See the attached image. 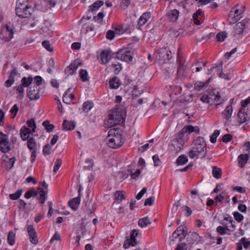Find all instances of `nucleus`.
Segmentation results:
<instances>
[{
  "mask_svg": "<svg viewBox=\"0 0 250 250\" xmlns=\"http://www.w3.org/2000/svg\"><path fill=\"white\" fill-rule=\"evenodd\" d=\"M240 14L239 10L237 8L234 7L230 11L229 17V18H232L233 19V22H235L236 21L239 20L242 18V16H241Z\"/></svg>",
  "mask_w": 250,
  "mask_h": 250,
  "instance_id": "obj_21",
  "label": "nucleus"
},
{
  "mask_svg": "<svg viewBox=\"0 0 250 250\" xmlns=\"http://www.w3.org/2000/svg\"><path fill=\"white\" fill-rule=\"evenodd\" d=\"M154 165L155 167H157L160 165L161 162L159 158L158 155H155L152 157Z\"/></svg>",
  "mask_w": 250,
  "mask_h": 250,
  "instance_id": "obj_60",
  "label": "nucleus"
},
{
  "mask_svg": "<svg viewBox=\"0 0 250 250\" xmlns=\"http://www.w3.org/2000/svg\"><path fill=\"white\" fill-rule=\"evenodd\" d=\"M179 15V12L176 9L170 10L167 13L168 18L172 21H175L178 19Z\"/></svg>",
  "mask_w": 250,
  "mask_h": 250,
  "instance_id": "obj_28",
  "label": "nucleus"
},
{
  "mask_svg": "<svg viewBox=\"0 0 250 250\" xmlns=\"http://www.w3.org/2000/svg\"><path fill=\"white\" fill-rule=\"evenodd\" d=\"M0 149L4 154L11 153L15 150L14 148H10L7 135L1 132H0Z\"/></svg>",
  "mask_w": 250,
  "mask_h": 250,
  "instance_id": "obj_8",
  "label": "nucleus"
},
{
  "mask_svg": "<svg viewBox=\"0 0 250 250\" xmlns=\"http://www.w3.org/2000/svg\"><path fill=\"white\" fill-rule=\"evenodd\" d=\"M38 189L40 194L39 199L40 200L41 203L42 204H43L46 199L45 191L41 188H39Z\"/></svg>",
  "mask_w": 250,
  "mask_h": 250,
  "instance_id": "obj_51",
  "label": "nucleus"
},
{
  "mask_svg": "<svg viewBox=\"0 0 250 250\" xmlns=\"http://www.w3.org/2000/svg\"><path fill=\"white\" fill-rule=\"evenodd\" d=\"M42 45L44 47L47 51L49 52H52L53 48L51 46V45L48 41H44L42 42Z\"/></svg>",
  "mask_w": 250,
  "mask_h": 250,
  "instance_id": "obj_53",
  "label": "nucleus"
},
{
  "mask_svg": "<svg viewBox=\"0 0 250 250\" xmlns=\"http://www.w3.org/2000/svg\"><path fill=\"white\" fill-rule=\"evenodd\" d=\"M115 37V33L113 31L109 30L106 32V37L108 40H112Z\"/></svg>",
  "mask_w": 250,
  "mask_h": 250,
  "instance_id": "obj_63",
  "label": "nucleus"
},
{
  "mask_svg": "<svg viewBox=\"0 0 250 250\" xmlns=\"http://www.w3.org/2000/svg\"><path fill=\"white\" fill-rule=\"evenodd\" d=\"M155 200V198L154 197H150L146 199L144 205L145 206H152L153 204L154 201Z\"/></svg>",
  "mask_w": 250,
  "mask_h": 250,
  "instance_id": "obj_61",
  "label": "nucleus"
},
{
  "mask_svg": "<svg viewBox=\"0 0 250 250\" xmlns=\"http://www.w3.org/2000/svg\"><path fill=\"white\" fill-rule=\"evenodd\" d=\"M42 125L48 132H52L54 128V125L53 124H50L48 121H44Z\"/></svg>",
  "mask_w": 250,
  "mask_h": 250,
  "instance_id": "obj_44",
  "label": "nucleus"
},
{
  "mask_svg": "<svg viewBox=\"0 0 250 250\" xmlns=\"http://www.w3.org/2000/svg\"><path fill=\"white\" fill-rule=\"evenodd\" d=\"M150 18V13L149 12H146L143 14L140 17L138 24L140 26L144 25Z\"/></svg>",
  "mask_w": 250,
  "mask_h": 250,
  "instance_id": "obj_32",
  "label": "nucleus"
},
{
  "mask_svg": "<svg viewBox=\"0 0 250 250\" xmlns=\"http://www.w3.org/2000/svg\"><path fill=\"white\" fill-rule=\"evenodd\" d=\"M210 79H211V78H209L206 81V83L202 82H200V81L197 82L196 83H195L194 84V88L198 91H200V90H202L203 88L206 87L208 85Z\"/></svg>",
  "mask_w": 250,
  "mask_h": 250,
  "instance_id": "obj_30",
  "label": "nucleus"
},
{
  "mask_svg": "<svg viewBox=\"0 0 250 250\" xmlns=\"http://www.w3.org/2000/svg\"><path fill=\"white\" fill-rule=\"evenodd\" d=\"M16 234L14 232L11 231L8 233L7 236V241L11 246L14 245L15 243Z\"/></svg>",
  "mask_w": 250,
  "mask_h": 250,
  "instance_id": "obj_38",
  "label": "nucleus"
},
{
  "mask_svg": "<svg viewBox=\"0 0 250 250\" xmlns=\"http://www.w3.org/2000/svg\"><path fill=\"white\" fill-rule=\"evenodd\" d=\"M80 65H81V62L80 60H76L67 67L66 72L68 74L72 75Z\"/></svg>",
  "mask_w": 250,
  "mask_h": 250,
  "instance_id": "obj_19",
  "label": "nucleus"
},
{
  "mask_svg": "<svg viewBox=\"0 0 250 250\" xmlns=\"http://www.w3.org/2000/svg\"><path fill=\"white\" fill-rule=\"evenodd\" d=\"M13 37V29L8 25H2L0 29V38L8 41Z\"/></svg>",
  "mask_w": 250,
  "mask_h": 250,
  "instance_id": "obj_11",
  "label": "nucleus"
},
{
  "mask_svg": "<svg viewBox=\"0 0 250 250\" xmlns=\"http://www.w3.org/2000/svg\"><path fill=\"white\" fill-rule=\"evenodd\" d=\"M80 202V197L78 196L77 197L74 198L70 200L68 202V205L72 209L76 210L78 208Z\"/></svg>",
  "mask_w": 250,
  "mask_h": 250,
  "instance_id": "obj_25",
  "label": "nucleus"
},
{
  "mask_svg": "<svg viewBox=\"0 0 250 250\" xmlns=\"http://www.w3.org/2000/svg\"><path fill=\"white\" fill-rule=\"evenodd\" d=\"M34 82H33V78L31 77H29L28 78L26 77H23L21 80V83L20 85H19L17 88V91L18 92L19 97L21 98H22L24 96V88L30 85H34V84L36 85H38V87L42 84V78L41 76H37L34 77Z\"/></svg>",
  "mask_w": 250,
  "mask_h": 250,
  "instance_id": "obj_3",
  "label": "nucleus"
},
{
  "mask_svg": "<svg viewBox=\"0 0 250 250\" xmlns=\"http://www.w3.org/2000/svg\"><path fill=\"white\" fill-rule=\"evenodd\" d=\"M16 76V69L14 68L12 71L8 79L5 82V84L7 87H10L15 82V77Z\"/></svg>",
  "mask_w": 250,
  "mask_h": 250,
  "instance_id": "obj_26",
  "label": "nucleus"
},
{
  "mask_svg": "<svg viewBox=\"0 0 250 250\" xmlns=\"http://www.w3.org/2000/svg\"><path fill=\"white\" fill-rule=\"evenodd\" d=\"M232 113V107L231 105L227 106L225 110L222 112V115L226 120L231 118Z\"/></svg>",
  "mask_w": 250,
  "mask_h": 250,
  "instance_id": "obj_35",
  "label": "nucleus"
},
{
  "mask_svg": "<svg viewBox=\"0 0 250 250\" xmlns=\"http://www.w3.org/2000/svg\"><path fill=\"white\" fill-rule=\"evenodd\" d=\"M227 37V33L226 31H222L218 33L216 35V39L218 42H222Z\"/></svg>",
  "mask_w": 250,
  "mask_h": 250,
  "instance_id": "obj_46",
  "label": "nucleus"
},
{
  "mask_svg": "<svg viewBox=\"0 0 250 250\" xmlns=\"http://www.w3.org/2000/svg\"><path fill=\"white\" fill-rule=\"evenodd\" d=\"M188 161V157L185 155H181L176 160L177 165H183L186 164Z\"/></svg>",
  "mask_w": 250,
  "mask_h": 250,
  "instance_id": "obj_40",
  "label": "nucleus"
},
{
  "mask_svg": "<svg viewBox=\"0 0 250 250\" xmlns=\"http://www.w3.org/2000/svg\"><path fill=\"white\" fill-rule=\"evenodd\" d=\"M101 60L103 63L105 64L109 62L111 60V56L110 53L104 50L101 53Z\"/></svg>",
  "mask_w": 250,
  "mask_h": 250,
  "instance_id": "obj_31",
  "label": "nucleus"
},
{
  "mask_svg": "<svg viewBox=\"0 0 250 250\" xmlns=\"http://www.w3.org/2000/svg\"><path fill=\"white\" fill-rule=\"evenodd\" d=\"M93 106V103L90 101H86L83 104V110L85 112H88Z\"/></svg>",
  "mask_w": 250,
  "mask_h": 250,
  "instance_id": "obj_48",
  "label": "nucleus"
},
{
  "mask_svg": "<svg viewBox=\"0 0 250 250\" xmlns=\"http://www.w3.org/2000/svg\"><path fill=\"white\" fill-rule=\"evenodd\" d=\"M213 95H210L211 97H209L208 95H204L201 97V101L204 103H209L210 99H211L214 101L215 104L218 105L221 104L223 102V99L221 98L220 94L218 91L216 92H213Z\"/></svg>",
  "mask_w": 250,
  "mask_h": 250,
  "instance_id": "obj_12",
  "label": "nucleus"
},
{
  "mask_svg": "<svg viewBox=\"0 0 250 250\" xmlns=\"http://www.w3.org/2000/svg\"><path fill=\"white\" fill-rule=\"evenodd\" d=\"M103 4L104 2L102 0H98L89 6V11H91V12L96 11Z\"/></svg>",
  "mask_w": 250,
  "mask_h": 250,
  "instance_id": "obj_37",
  "label": "nucleus"
},
{
  "mask_svg": "<svg viewBox=\"0 0 250 250\" xmlns=\"http://www.w3.org/2000/svg\"><path fill=\"white\" fill-rule=\"evenodd\" d=\"M43 153L44 155H49L51 152V147L50 145L47 144L43 146Z\"/></svg>",
  "mask_w": 250,
  "mask_h": 250,
  "instance_id": "obj_56",
  "label": "nucleus"
},
{
  "mask_svg": "<svg viewBox=\"0 0 250 250\" xmlns=\"http://www.w3.org/2000/svg\"><path fill=\"white\" fill-rule=\"evenodd\" d=\"M212 175L216 179H220L222 176V170L216 167H212Z\"/></svg>",
  "mask_w": 250,
  "mask_h": 250,
  "instance_id": "obj_39",
  "label": "nucleus"
},
{
  "mask_svg": "<svg viewBox=\"0 0 250 250\" xmlns=\"http://www.w3.org/2000/svg\"><path fill=\"white\" fill-rule=\"evenodd\" d=\"M71 88H69L63 96V102L66 104H70L72 99L74 98V95L70 93Z\"/></svg>",
  "mask_w": 250,
  "mask_h": 250,
  "instance_id": "obj_24",
  "label": "nucleus"
},
{
  "mask_svg": "<svg viewBox=\"0 0 250 250\" xmlns=\"http://www.w3.org/2000/svg\"><path fill=\"white\" fill-rule=\"evenodd\" d=\"M38 194V191L32 189L27 191L24 194V197L26 199H29L32 197H35Z\"/></svg>",
  "mask_w": 250,
  "mask_h": 250,
  "instance_id": "obj_49",
  "label": "nucleus"
},
{
  "mask_svg": "<svg viewBox=\"0 0 250 250\" xmlns=\"http://www.w3.org/2000/svg\"><path fill=\"white\" fill-rule=\"evenodd\" d=\"M62 164V160L60 159H57V160L55 162V165L54 167V169H53L54 172L56 173L57 172V171L59 170L60 167L61 166Z\"/></svg>",
  "mask_w": 250,
  "mask_h": 250,
  "instance_id": "obj_54",
  "label": "nucleus"
},
{
  "mask_svg": "<svg viewBox=\"0 0 250 250\" xmlns=\"http://www.w3.org/2000/svg\"><path fill=\"white\" fill-rule=\"evenodd\" d=\"M193 148L198 153V157L203 158L207 155L206 144L203 138L198 137L193 143Z\"/></svg>",
  "mask_w": 250,
  "mask_h": 250,
  "instance_id": "obj_5",
  "label": "nucleus"
},
{
  "mask_svg": "<svg viewBox=\"0 0 250 250\" xmlns=\"http://www.w3.org/2000/svg\"><path fill=\"white\" fill-rule=\"evenodd\" d=\"M111 88L117 89L121 84L120 80L117 77H114L109 82Z\"/></svg>",
  "mask_w": 250,
  "mask_h": 250,
  "instance_id": "obj_33",
  "label": "nucleus"
},
{
  "mask_svg": "<svg viewBox=\"0 0 250 250\" xmlns=\"http://www.w3.org/2000/svg\"><path fill=\"white\" fill-rule=\"evenodd\" d=\"M216 231L219 233L220 235H225L227 234V230L225 229V227L223 226H218L216 229Z\"/></svg>",
  "mask_w": 250,
  "mask_h": 250,
  "instance_id": "obj_55",
  "label": "nucleus"
},
{
  "mask_svg": "<svg viewBox=\"0 0 250 250\" xmlns=\"http://www.w3.org/2000/svg\"><path fill=\"white\" fill-rule=\"evenodd\" d=\"M86 210L88 214H91L95 210V203L90 200L86 202Z\"/></svg>",
  "mask_w": 250,
  "mask_h": 250,
  "instance_id": "obj_34",
  "label": "nucleus"
},
{
  "mask_svg": "<svg viewBox=\"0 0 250 250\" xmlns=\"http://www.w3.org/2000/svg\"><path fill=\"white\" fill-rule=\"evenodd\" d=\"M80 76L81 80L83 82L89 81V77L88 76V73L86 70L82 69L80 72Z\"/></svg>",
  "mask_w": 250,
  "mask_h": 250,
  "instance_id": "obj_47",
  "label": "nucleus"
},
{
  "mask_svg": "<svg viewBox=\"0 0 250 250\" xmlns=\"http://www.w3.org/2000/svg\"><path fill=\"white\" fill-rule=\"evenodd\" d=\"M187 234V231L184 229L183 227L180 226L173 232L171 242H174L177 239H178V241L180 242L185 239Z\"/></svg>",
  "mask_w": 250,
  "mask_h": 250,
  "instance_id": "obj_14",
  "label": "nucleus"
},
{
  "mask_svg": "<svg viewBox=\"0 0 250 250\" xmlns=\"http://www.w3.org/2000/svg\"><path fill=\"white\" fill-rule=\"evenodd\" d=\"M107 144L111 148H116L122 146L124 143L119 129H110L106 138Z\"/></svg>",
  "mask_w": 250,
  "mask_h": 250,
  "instance_id": "obj_2",
  "label": "nucleus"
},
{
  "mask_svg": "<svg viewBox=\"0 0 250 250\" xmlns=\"http://www.w3.org/2000/svg\"><path fill=\"white\" fill-rule=\"evenodd\" d=\"M27 89V96L30 100H36L39 99L42 93L41 92V88L35 84L30 85Z\"/></svg>",
  "mask_w": 250,
  "mask_h": 250,
  "instance_id": "obj_9",
  "label": "nucleus"
},
{
  "mask_svg": "<svg viewBox=\"0 0 250 250\" xmlns=\"http://www.w3.org/2000/svg\"><path fill=\"white\" fill-rule=\"evenodd\" d=\"M27 230L30 237V242L33 244H37L38 242V239L36 232L32 225H29L27 228Z\"/></svg>",
  "mask_w": 250,
  "mask_h": 250,
  "instance_id": "obj_18",
  "label": "nucleus"
},
{
  "mask_svg": "<svg viewBox=\"0 0 250 250\" xmlns=\"http://www.w3.org/2000/svg\"><path fill=\"white\" fill-rule=\"evenodd\" d=\"M32 131L26 126H23L20 130L21 137L22 140L25 141L30 138V135H32Z\"/></svg>",
  "mask_w": 250,
  "mask_h": 250,
  "instance_id": "obj_20",
  "label": "nucleus"
},
{
  "mask_svg": "<svg viewBox=\"0 0 250 250\" xmlns=\"http://www.w3.org/2000/svg\"><path fill=\"white\" fill-rule=\"evenodd\" d=\"M222 65H223V62H221L219 65H217L215 67H212L210 71H208V74H210L211 72L213 71L214 70H215V71L217 73V74L219 76L220 74V73H222L223 71V68H222Z\"/></svg>",
  "mask_w": 250,
  "mask_h": 250,
  "instance_id": "obj_45",
  "label": "nucleus"
},
{
  "mask_svg": "<svg viewBox=\"0 0 250 250\" xmlns=\"http://www.w3.org/2000/svg\"><path fill=\"white\" fill-rule=\"evenodd\" d=\"M237 118L238 122L240 125H241L243 123H246V124H247V122L249 121L250 118L247 112L246 111L245 109L242 108L239 110L238 112Z\"/></svg>",
  "mask_w": 250,
  "mask_h": 250,
  "instance_id": "obj_16",
  "label": "nucleus"
},
{
  "mask_svg": "<svg viewBox=\"0 0 250 250\" xmlns=\"http://www.w3.org/2000/svg\"><path fill=\"white\" fill-rule=\"evenodd\" d=\"M226 197V192L225 191L221 192L219 195H217L215 198L216 202L222 203L223 200Z\"/></svg>",
  "mask_w": 250,
  "mask_h": 250,
  "instance_id": "obj_50",
  "label": "nucleus"
},
{
  "mask_svg": "<svg viewBox=\"0 0 250 250\" xmlns=\"http://www.w3.org/2000/svg\"><path fill=\"white\" fill-rule=\"evenodd\" d=\"M115 201L114 203H119L120 202L125 199V196L122 193V191H117L115 193Z\"/></svg>",
  "mask_w": 250,
  "mask_h": 250,
  "instance_id": "obj_41",
  "label": "nucleus"
},
{
  "mask_svg": "<svg viewBox=\"0 0 250 250\" xmlns=\"http://www.w3.org/2000/svg\"><path fill=\"white\" fill-rule=\"evenodd\" d=\"M16 152L13 150L11 153H7L2 156L4 166L7 169H11L16 161Z\"/></svg>",
  "mask_w": 250,
  "mask_h": 250,
  "instance_id": "obj_7",
  "label": "nucleus"
},
{
  "mask_svg": "<svg viewBox=\"0 0 250 250\" xmlns=\"http://www.w3.org/2000/svg\"><path fill=\"white\" fill-rule=\"evenodd\" d=\"M116 58L118 60L128 62L132 59V52L127 49H122L117 52Z\"/></svg>",
  "mask_w": 250,
  "mask_h": 250,
  "instance_id": "obj_15",
  "label": "nucleus"
},
{
  "mask_svg": "<svg viewBox=\"0 0 250 250\" xmlns=\"http://www.w3.org/2000/svg\"><path fill=\"white\" fill-rule=\"evenodd\" d=\"M76 126V123L74 121H68L64 120L62 123L63 130L65 131L73 129Z\"/></svg>",
  "mask_w": 250,
  "mask_h": 250,
  "instance_id": "obj_23",
  "label": "nucleus"
},
{
  "mask_svg": "<svg viewBox=\"0 0 250 250\" xmlns=\"http://www.w3.org/2000/svg\"><path fill=\"white\" fill-rule=\"evenodd\" d=\"M26 124L29 127L32 128V133H34L36 132V124L34 119H31L30 120H27Z\"/></svg>",
  "mask_w": 250,
  "mask_h": 250,
  "instance_id": "obj_43",
  "label": "nucleus"
},
{
  "mask_svg": "<svg viewBox=\"0 0 250 250\" xmlns=\"http://www.w3.org/2000/svg\"><path fill=\"white\" fill-rule=\"evenodd\" d=\"M233 216L235 220H236L238 222H241L244 218L243 216L238 212H234Z\"/></svg>",
  "mask_w": 250,
  "mask_h": 250,
  "instance_id": "obj_59",
  "label": "nucleus"
},
{
  "mask_svg": "<svg viewBox=\"0 0 250 250\" xmlns=\"http://www.w3.org/2000/svg\"><path fill=\"white\" fill-rule=\"evenodd\" d=\"M111 66L114 68V72L115 74L119 73L122 69L121 66L119 63H113Z\"/></svg>",
  "mask_w": 250,
  "mask_h": 250,
  "instance_id": "obj_57",
  "label": "nucleus"
},
{
  "mask_svg": "<svg viewBox=\"0 0 250 250\" xmlns=\"http://www.w3.org/2000/svg\"><path fill=\"white\" fill-rule=\"evenodd\" d=\"M201 14L202 11L199 10L193 15V21L194 23L196 25L200 24L201 22L198 19L199 18V17L201 16Z\"/></svg>",
  "mask_w": 250,
  "mask_h": 250,
  "instance_id": "obj_42",
  "label": "nucleus"
},
{
  "mask_svg": "<svg viewBox=\"0 0 250 250\" xmlns=\"http://www.w3.org/2000/svg\"><path fill=\"white\" fill-rule=\"evenodd\" d=\"M234 28L235 35H240L243 32L245 28V24L243 22H237Z\"/></svg>",
  "mask_w": 250,
  "mask_h": 250,
  "instance_id": "obj_27",
  "label": "nucleus"
},
{
  "mask_svg": "<svg viewBox=\"0 0 250 250\" xmlns=\"http://www.w3.org/2000/svg\"><path fill=\"white\" fill-rule=\"evenodd\" d=\"M250 158V156L248 154H241L238 157V161L239 165L241 167H243L247 163V161Z\"/></svg>",
  "mask_w": 250,
  "mask_h": 250,
  "instance_id": "obj_29",
  "label": "nucleus"
},
{
  "mask_svg": "<svg viewBox=\"0 0 250 250\" xmlns=\"http://www.w3.org/2000/svg\"><path fill=\"white\" fill-rule=\"evenodd\" d=\"M177 59L179 66L177 70L176 80L178 82L182 81L186 77L187 75V72L186 71L187 67L182 64L179 54L178 55Z\"/></svg>",
  "mask_w": 250,
  "mask_h": 250,
  "instance_id": "obj_13",
  "label": "nucleus"
},
{
  "mask_svg": "<svg viewBox=\"0 0 250 250\" xmlns=\"http://www.w3.org/2000/svg\"><path fill=\"white\" fill-rule=\"evenodd\" d=\"M130 4V0H122L120 6L123 9H126Z\"/></svg>",
  "mask_w": 250,
  "mask_h": 250,
  "instance_id": "obj_62",
  "label": "nucleus"
},
{
  "mask_svg": "<svg viewBox=\"0 0 250 250\" xmlns=\"http://www.w3.org/2000/svg\"><path fill=\"white\" fill-rule=\"evenodd\" d=\"M27 146L31 152V162L33 163L36 160L37 157V151L38 149L37 143L35 138L31 137L27 139Z\"/></svg>",
  "mask_w": 250,
  "mask_h": 250,
  "instance_id": "obj_10",
  "label": "nucleus"
},
{
  "mask_svg": "<svg viewBox=\"0 0 250 250\" xmlns=\"http://www.w3.org/2000/svg\"><path fill=\"white\" fill-rule=\"evenodd\" d=\"M241 244L243 245L245 249H247L250 245V241L248 240L245 237H242L241 239Z\"/></svg>",
  "mask_w": 250,
  "mask_h": 250,
  "instance_id": "obj_58",
  "label": "nucleus"
},
{
  "mask_svg": "<svg viewBox=\"0 0 250 250\" xmlns=\"http://www.w3.org/2000/svg\"><path fill=\"white\" fill-rule=\"evenodd\" d=\"M226 222L222 223L227 231L229 232H234L235 229V222L234 221L231 217L229 218H225Z\"/></svg>",
  "mask_w": 250,
  "mask_h": 250,
  "instance_id": "obj_17",
  "label": "nucleus"
},
{
  "mask_svg": "<svg viewBox=\"0 0 250 250\" xmlns=\"http://www.w3.org/2000/svg\"><path fill=\"white\" fill-rule=\"evenodd\" d=\"M220 131L218 130H215L213 133L211 135L210 138V141L212 143L216 142L217 137L219 135Z\"/></svg>",
  "mask_w": 250,
  "mask_h": 250,
  "instance_id": "obj_52",
  "label": "nucleus"
},
{
  "mask_svg": "<svg viewBox=\"0 0 250 250\" xmlns=\"http://www.w3.org/2000/svg\"><path fill=\"white\" fill-rule=\"evenodd\" d=\"M19 0V4L17 6V16L22 18H26L29 17L33 11V9L27 4H24Z\"/></svg>",
  "mask_w": 250,
  "mask_h": 250,
  "instance_id": "obj_6",
  "label": "nucleus"
},
{
  "mask_svg": "<svg viewBox=\"0 0 250 250\" xmlns=\"http://www.w3.org/2000/svg\"><path fill=\"white\" fill-rule=\"evenodd\" d=\"M150 224L151 222L147 217L140 219L138 221V225L141 228L146 227Z\"/></svg>",
  "mask_w": 250,
  "mask_h": 250,
  "instance_id": "obj_36",
  "label": "nucleus"
},
{
  "mask_svg": "<svg viewBox=\"0 0 250 250\" xmlns=\"http://www.w3.org/2000/svg\"><path fill=\"white\" fill-rule=\"evenodd\" d=\"M232 139V136L230 134H225L222 138V141L224 143L229 142Z\"/></svg>",
  "mask_w": 250,
  "mask_h": 250,
  "instance_id": "obj_64",
  "label": "nucleus"
},
{
  "mask_svg": "<svg viewBox=\"0 0 250 250\" xmlns=\"http://www.w3.org/2000/svg\"><path fill=\"white\" fill-rule=\"evenodd\" d=\"M123 121L124 117L121 109L116 108L111 111L109 114L107 125L109 127H112L122 123Z\"/></svg>",
  "mask_w": 250,
  "mask_h": 250,
  "instance_id": "obj_4",
  "label": "nucleus"
},
{
  "mask_svg": "<svg viewBox=\"0 0 250 250\" xmlns=\"http://www.w3.org/2000/svg\"><path fill=\"white\" fill-rule=\"evenodd\" d=\"M199 131V127L197 126H193L189 125L184 126L181 131L176 135V138L173 141V145L175 152L178 153L180 151L187 139L186 137L188 135L193 132H198Z\"/></svg>",
  "mask_w": 250,
  "mask_h": 250,
  "instance_id": "obj_1",
  "label": "nucleus"
},
{
  "mask_svg": "<svg viewBox=\"0 0 250 250\" xmlns=\"http://www.w3.org/2000/svg\"><path fill=\"white\" fill-rule=\"evenodd\" d=\"M159 54L160 58L164 62L169 61L171 58V51L167 50L166 49H162Z\"/></svg>",
  "mask_w": 250,
  "mask_h": 250,
  "instance_id": "obj_22",
  "label": "nucleus"
}]
</instances>
